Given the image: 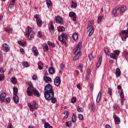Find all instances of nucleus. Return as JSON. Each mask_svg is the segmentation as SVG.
Wrapping results in <instances>:
<instances>
[{
    "label": "nucleus",
    "mask_w": 128,
    "mask_h": 128,
    "mask_svg": "<svg viewBox=\"0 0 128 128\" xmlns=\"http://www.w3.org/2000/svg\"><path fill=\"white\" fill-rule=\"evenodd\" d=\"M78 68L80 70L81 72H82V68H84V65L83 64L79 65Z\"/></svg>",
    "instance_id": "obj_45"
},
{
    "label": "nucleus",
    "mask_w": 128,
    "mask_h": 128,
    "mask_svg": "<svg viewBox=\"0 0 128 128\" xmlns=\"http://www.w3.org/2000/svg\"><path fill=\"white\" fill-rule=\"evenodd\" d=\"M48 72L50 74H54V69L52 67H50L48 69Z\"/></svg>",
    "instance_id": "obj_20"
},
{
    "label": "nucleus",
    "mask_w": 128,
    "mask_h": 128,
    "mask_svg": "<svg viewBox=\"0 0 128 128\" xmlns=\"http://www.w3.org/2000/svg\"><path fill=\"white\" fill-rule=\"evenodd\" d=\"M72 122H76V116L74 113L72 114Z\"/></svg>",
    "instance_id": "obj_21"
},
{
    "label": "nucleus",
    "mask_w": 128,
    "mask_h": 128,
    "mask_svg": "<svg viewBox=\"0 0 128 128\" xmlns=\"http://www.w3.org/2000/svg\"><path fill=\"white\" fill-rule=\"evenodd\" d=\"M113 118H114L115 124H120V118L116 116V114H114L113 116Z\"/></svg>",
    "instance_id": "obj_8"
},
{
    "label": "nucleus",
    "mask_w": 128,
    "mask_h": 128,
    "mask_svg": "<svg viewBox=\"0 0 128 128\" xmlns=\"http://www.w3.org/2000/svg\"><path fill=\"white\" fill-rule=\"evenodd\" d=\"M32 78L33 80H36L38 79V76H36V74H34L32 76Z\"/></svg>",
    "instance_id": "obj_54"
},
{
    "label": "nucleus",
    "mask_w": 128,
    "mask_h": 128,
    "mask_svg": "<svg viewBox=\"0 0 128 128\" xmlns=\"http://www.w3.org/2000/svg\"><path fill=\"white\" fill-rule=\"evenodd\" d=\"M34 18H36V20H38H38H40L38 14H35V15L34 16Z\"/></svg>",
    "instance_id": "obj_59"
},
{
    "label": "nucleus",
    "mask_w": 128,
    "mask_h": 128,
    "mask_svg": "<svg viewBox=\"0 0 128 128\" xmlns=\"http://www.w3.org/2000/svg\"><path fill=\"white\" fill-rule=\"evenodd\" d=\"M24 36H27L28 39L30 40L34 38V30H32V27L30 26L27 27V33H26Z\"/></svg>",
    "instance_id": "obj_2"
},
{
    "label": "nucleus",
    "mask_w": 128,
    "mask_h": 128,
    "mask_svg": "<svg viewBox=\"0 0 128 128\" xmlns=\"http://www.w3.org/2000/svg\"><path fill=\"white\" fill-rule=\"evenodd\" d=\"M87 32H89L88 36H92L94 32V26L90 25L87 28Z\"/></svg>",
    "instance_id": "obj_6"
},
{
    "label": "nucleus",
    "mask_w": 128,
    "mask_h": 128,
    "mask_svg": "<svg viewBox=\"0 0 128 128\" xmlns=\"http://www.w3.org/2000/svg\"><path fill=\"white\" fill-rule=\"evenodd\" d=\"M54 26L52 24H51L50 28V31L54 32Z\"/></svg>",
    "instance_id": "obj_40"
},
{
    "label": "nucleus",
    "mask_w": 128,
    "mask_h": 128,
    "mask_svg": "<svg viewBox=\"0 0 128 128\" xmlns=\"http://www.w3.org/2000/svg\"><path fill=\"white\" fill-rule=\"evenodd\" d=\"M120 96L121 98H124V90H121Z\"/></svg>",
    "instance_id": "obj_38"
},
{
    "label": "nucleus",
    "mask_w": 128,
    "mask_h": 128,
    "mask_svg": "<svg viewBox=\"0 0 128 128\" xmlns=\"http://www.w3.org/2000/svg\"><path fill=\"white\" fill-rule=\"evenodd\" d=\"M10 80L13 84H16V82H18L16 79L14 77L12 78Z\"/></svg>",
    "instance_id": "obj_23"
},
{
    "label": "nucleus",
    "mask_w": 128,
    "mask_h": 128,
    "mask_svg": "<svg viewBox=\"0 0 128 128\" xmlns=\"http://www.w3.org/2000/svg\"><path fill=\"white\" fill-rule=\"evenodd\" d=\"M18 88L16 87H13L14 94H18Z\"/></svg>",
    "instance_id": "obj_29"
},
{
    "label": "nucleus",
    "mask_w": 128,
    "mask_h": 128,
    "mask_svg": "<svg viewBox=\"0 0 128 128\" xmlns=\"http://www.w3.org/2000/svg\"><path fill=\"white\" fill-rule=\"evenodd\" d=\"M72 38L74 40H77L78 38V33H74L72 34Z\"/></svg>",
    "instance_id": "obj_25"
},
{
    "label": "nucleus",
    "mask_w": 128,
    "mask_h": 128,
    "mask_svg": "<svg viewBox=\"0 0 128 128\" xmlns=\"http://www.w3.org/2000/svg\"><path fill=\"white\" fill-rule=\"evenodd\" d=\"M60 70H64V64H60Z\"/></svg>",
    "instance_id": "obj_56"
},
{
    "label": "nucleus",
    "mask_w": 128,
    "mask_h": 128,
    "mask_svg": "<svg viewBox=\"0 0 128 128\" xmlns=\"http://www.w3.org/2000/svg\"><path fill=\"white\" fill-rule=\"evenodd\" d=\"M104 52H105L107 56H110V54H109L110 50H108V48H104Z\"/></svg>",
    "instance_id": "obj_34"
},
{
    "label": "nucleus",
    "mask_w": 128,
    "mask_h": 128,
    "mask_svg": "<svg viewBox=\"0 0 128 128\" xmlns=\"http://www.w3.org/2000/svg\"><path fill=\"white\" fill-rule=\"evenodd\" d=\"M77 110H78V112H84V109L82 108H78Z\"/></svg>",
    "instance_id": "obj_46"
},
{
    "label": "nucleus",
    "mask_w": 128,
    "mask_h": 128,
    "mask_svg": "<svg viewBox=\"0 0 128 128\" xmlns=\"http://www.w3.org/2000/svg\"><path fill=\"white\" fill-rule=\"evenodd\" d=\"M37 36L38 38H42V31L38 32Z\"/></svg>",
    "instance_id": "obj_43"
},
{
    "label": "nucleus",
    "mask_w": 128,
    "mask_h": 128,
    "mask_svg": "<svg viewBox=\"0 0 128 128\" xmlns=\"http://www.w3.org/2000/svg\"><path fill=\"white\" fill-rule=\"evenodd\" d=\"M44 80L45 82L48 84V82H52V78L48 76H44Z\"/></svg>",
    "instance_id": "obj_13"
},
{
    "label": "nucleus",
    "mask_w": 128,
    "mask_h": 128,
    "mask_svg": "<svg viewBox=\"0 0 128 128\" xmlns=\"http://www.w3.org/2000/svg\"><path fill=\"white\" fill-rule=\"evenodd\" d=\"M68 36L66 33H62L61 35L58 36V40L60 42L61 44H64L66 43V40L64 38H66L68 40Z\"/></svg>",
    "instance_id": "obj_3"
},
{
    "label": "nucleus",
    "mask_w": 128,
    "mask_h": 128,
    "mask_svg": "<svg viewBox=\"0 0 128 128\" xmlns=\"http://www.w3.org/2000/svg\"><path fill=\"white\" fill-rule=\"evenodd\" d=\"M112 90L110 88H108V94H110V96H112Z\"/></svg>",
    "instance_id": "obj_53"
},
{
    "label": "nucleus",
    "mask_w": 128,
    "mask_h": 128,
    "mask_svg": "<svg viewBox=\"0 0 128 128\" xmlns=\"http://www.w3.org/2000/svg\"><path fill=\"white\" fill-rule=\"evenodd\" d=\"M80 48H82V43L79 42L73 50L74 54H80L81 55L82 52H80Z\"/></svg>",
    "instance_id": "obj_4"
},
{
    "label": "nucleus",
    "mask_w": 128,
    "mask_h": 128,
    "mask_svg": "<svg viewBox=\"0 0 128 128\" xmlns=\"http://www.w3.org/2000/svg\"><path fill=\"white\" fill-rule=\"evenodd\" d=\"M90 90H94V84L93 83L90 84Z\"/></svg>",
    "instance_id": "obj_52"
},
{
    "label": "nucleus",
    "mask_w": 128,
    "mask_h": 128,
    "mask_svg": "<svg viewBox=\"0 0 128 128\" xmlns=\"http://www.w3.org/2000/svg\"><path fill=\"white\" fill-rule=\"evenodd\" d=\"M13 100L15 104H18V94H13Z\"/></svg>",
    "instance_id": "obj_10"
},
{
    "label": "nucleus",
    "mask_w": 128,
    "mask_h": 128,
    "mask_svg": "<svg viewBox=\"0 0 128 128\" xmlns=\"http://www.w3.org/2000/svg\"><path fill=\"white\" fill-rule=\"evenodd\" d=\"M7 128H12V124L10 123H9L8 124V126Z\"/></svg>",
    "instance_id": "obj_63"
},
{
    "label": "nucleus",
    "mask_w": 128,
    "mask_h": 128,
    "mask_svg": "<svg viewBox=\"0 0 128 128\" xmlns=\"http://www.w3.org/2000/svg\"><path fill=\"white\" fill-rule=\"evenodd\" d=\"M76 16V13H74V12H70L69 13V16H70V18H74V16Z\"/></svg>",
    "instance_id": "obj_35"
},
{
    "label": "nucleus",
    "mask_w": 128,
    "mask_h": 128,
    "mask_svg": "<svg viewBox=\"0 0 128 128\" xmlns=\"http://www.w3.org/2000/svg\"><path fill=\"white\" fill-rule=\"evenodd\" d=\"M22 66L24 68H28L30 65H28V62H25L22 63Z\"/></svg>",
    "instance_id": "obj_37"
},
{
    "label": "nucleus",
    "mask_w": 128,
    "mask_h": 128,
    "mask_svg": "<svg viewBox=\"0 0 128 128\" xmlns=\"http://www.w3.org/2000/svg\"><path fill=\"white\" fill-rule=\"evenodd\" d=\"M60 78L57 76L54 79V84L56 86H58L60 84Z\"/></svg>",
    "instance_id": "obj_7"
},
{
    "label": "nucleus",
    "mask_w": 128,
    "mask_h": 128,
    "mask_svg": "<svg viewBox=\"0 0 128 128\" xmlns=\"http://www.w3.org/2000/svg\"><path fill=\"white\" fill-rule=\"evenodd\" d=\"M26 94L28 96H32V91H26Z\"/></svg>",
    "instance_id": "obj_51"
},
{
    "label": "nucleus",
    "mask_w": 128,
    "mask_h": 128,
    "mask_svg": "<svg viewBox=\"0 0 128 128\" xmlns=\"http://www.w3.org/2000/svg\"><path fill=\"white\" fill-rule=\"evenodd\" d=\"M28 84H29L30 88H32V89L34 88V85H32V82H29Z\"/></svg>",
    "instance_id": "obj_58"
},
{
    "label": "nucleus",
    "mask_w": 128,
    "mask_h": 128,
    "mask_svg": "<svg viewBox=\"0 0 128 128\" xmlns=\"http://www.w3.org/2000/svg\"><path fill=\"white\" fill-rule=\"evenodd\" d=\"M43 50H45V52H48V44H46V43H44L43 44Z\"/></svg>",
    "instance_id": "obj_18"
},
{
    "label": "nucleus",
    "mask_w": 128,
    "mask_h": 128,
    "mask_svg": "<svg viewBox=\"0 0 128 128\" xmlns=\"http://www.w3.org/2000/svg\"><path fill=\"white\" fill-rule=\"evenodd\" d=\"M113 108H114V110H116V108H118V104H114L113 106Z\"/></svg>",
    "instance_id": "obj_55"
},
{
    "label": "nucleus",
    "mask_w": 128,
    "mask_h": 128,
    "mask_svg": "<svg viewBox=\"0 0 128 128\" xmlns=\"http://www.w3.org/2000/svg\"><path fill=\"white\" fill-rule=\"evenodd\" d=\"M126 10V6H123L120 8V14H124V12Z\"/></svg>",
    "instance_id": "obj_14"
},
{
    "label": "nucleus",
    "mask_w": 128,
    "mask_h": 128,
    "mask_svg": "<svg viewBox=\"0 0 128 128\" xmlns=\"http://www.w3.org/2000/svg\"><path fill=\"white\" fill-rule=\"evenodd\" d=\"M10 8H14V4H10L9 6Z\"/></svg>",
    "instance_id": "obj_62"
},
{
    "label": "nucleus",
    "mask_w": 128,
    "mask_h": 128,
    "mask_svg": "<svg viewBox=\"0 0 128 128\" xmlns=\"http://www.w3.org/2000/svg\"><path fill=\"white\" fill-rule=\"evenodd\" d=\"M114 52L116 56H120V50H114Z\"/></svg>",
    "instance_id": "obj_49"
},
{
    "label": "nucleus",
    "mask_w": 128,
    "mask_h": 128,
    "mask_svg": "<svg viewBox=\"0 0 128 128\" xmlns=\"http://www.w3.org/2000/svg\"><path fill=\"white\" fill-rule=\"evenodd\" d=\"M116 76H118V77L120 76L121 72H120V68H117L116 69Z\"/></svg>",
    "instance_id": "obj_19"
},
{
    "label": "nucleus",
    "mask_w": 128,
    "mask_h": 128,
    "mask_svg": "<svg viewBox=\"0 0 128 128\" xmlns=\"http://www.w3.org/2000/svg\"><path fill=\"white\" fill-rule=\"evenodd\" d=\"M102 16H100L98 18V24H100L102 22Z\"/></svg>",
    "instance_id": "obj_57"
},
{
    "label": "nucleus",
    "mask_w": 128,
    "mask_h": 128,
    "mask_svg": "<svg viewBox=\"0 0 128 128\" xmlns=\"http://www.w3.org/2000/svg\"><path fill=\"white\" fill-rule=\"evenodd\" d=\"M122 40L123 42H126V36H124L122 37Z\"/></svg>",
    "instance_id": "obj_64"
},
{
    "label": "nucleus",
    "mask_w": 128,
    "mask_h": 128,
    "mask_svg": "<svg viewBox=\"0 0 128 128\" xmlns=\"http://www.w3.org/2000/svg\"><path fill=\"white\" fill-rule=\"evenodd\" d=\"M89 108H91L92 112H94V110H96V108H94V104H89Z\"/></svg>",
    "instance_id": "obj_27"
},
{
    "label": "nucleus",
    "mask_w": 128,
    "mask_h": 128,
    "mask_svg": "<svg viewBox=\"0 0 128 128\" xmlns=\"http://www.w3.org/2000/svg\"><path fill=\"white\" fill-rule=\"evenodd\" d=\"M6 102H10V98H6Z\"/></svg>",
    "instance_id": "obj_60"
},
{
    "label": "nucleus",
    "mask_w": 128,
    "mask_h": 128,
    "mask_svg": "<svg viewBox=\"0 0 128 128\" xmlns=\"http://www.w3.org/2000/svg\"><path fill=\"white\" fill-rule=\"evenodd\" d=\"M71 8H76V4L74 2H72Z\"/></svg>",
    "instance_id": "obj_47"
},
{
    "label": "nucleus",
    "mask_w": 128,
    "mask_h": 128,
    "mask_svg": "<svg viewBox=\"0 0 128 128\" xmlns=\"http://www.w3.org/2000/svg\"><path fill=\"white\" fill-rule=\"evenodd\" d=\"M58 32H64L66 30V28L64 26H58L57 28Z\"/></svg>",
    "instance_id": "obj_22"
},
{
    "label": "nucleus",
    "mask_w": 128,
    "mask_h": 128,
    "mask_svg": "<svg viewBox=\"0 0 128 128\" xmlns=\"http://www.w3.org/2000/svg\"><path fill=\"white\" fill-rule=\"evenodd\" d=\"M88 58H90V60H94V56H92V53H90V54H88Z\"/></svg>",
    "instance_id": "obj_42"
},
{
    "label": "nucleus",
    "mask_w": 128,
    "mask_h": 128,
    "mask_svg": "<svg viewBox=\"0 0 128 128\" xmlns=\"http://www.w3.org/2000/svg\"><path fill=\"white\" fill-rule=\"evenodd\" d=\"M66 126L70 128V126H72V122L68 121L66 123Z\"/></svg>",
    "instance_id": "obj_39"
},
{
    "label": "nucleus",
    "mask_w": 128,
    "mask_h": 128,
    "mask_svg": "<svg viewBox=\"0 0 128 128\" xmlns=\"http://www.w3.org/2000/svg\"><path fill=\"white\" fill-rule=\"evenodd\" d=\"M6 94L4 92H2L0 95V100L2 102H4V98H6Z\"/></svg>",
    "instance_id": "obj_9"
},
{
    "label": "nucleus",
    "mask_w": 128,
    "mask_h": 128,
    "mask_svg": "<svg viewBox=\"0 0 128 128\" xmlns=\"http://www.w3.org/2000/svg\"><path fill=\"white\" fill-rule=\"evenodd\" d=\"M46 4L47 6H52V1L50 0H46Z\"/></svg>",
    "instance_id": "obj_32"
},
{
    "label": "nucleus",
    "mask_w": 128,
    "mask_h": 128,
    "mask_svg": "<svg viewBox=\"0 0 128 128\" xmlns=\"http://www.w3.org/2000/svg\"><path fill=\"white\" fill-rule=\"evenodd\" d=\"M50 123L46 122V123H44V128H48L50 126Z\"/></svg>",
    "instance_id": "obj_48"
},
{
    "label": "nucleus",
    "mask_w": 128,
    "mask_h": 128,
    "mask_svg": "<svg viewBox=\"0 0 128 128\" xmlns=\"http://www.w3.org/2000/svg\"><path fill=\"white\" fill-rule=\"evenodd\" d=\"M32 106L34 110H38V106L36 104H34L32 105Z\"/></svg>",
    "instance_id": "obj_50"
},
{
    "label": "nucleus",
    "mask_w": 128,
    "mask_h": 128,
    "mask_svg": "<svg viewBox=\"0 0 128 128\" xmlns=\"http://www.w3.org/2000/svg\"><path fill=\"white\" fill-rule=\"evenodd\" d=\"M4 80V75L0 74V82Z\"/></svg>",
    "instance_id": "obj_44"
},
{
    "label": "nucleus",
    "mask_w": 128,
    "mask_h": 128,
    "mask_svg": "<svg viewBox=\"0 0 128 128\" xmlns=\"http://www.w3.org/2000/svg\"><path fill=\"white\" fill-rule=\"evenodd\" d=\"M47 44L50 46H51V48H56V44L54 43H52L50 41H48Z\"/></svg>",
    "instance_id": "obj_28"
},
{
    "label": "nucleus",
    "mask_w": 128,
    "mask_h": 128,
    "mask_svg": "<svg viewBox=\"0 0 128 128\" xmlns=\"http://www.w3.org/2000/svg\"><path fill=\"white\" fill-rule=\"evenodd\" d=\"M36 22H37V25L38 26H41L42 24V21L40 20V19H36Z\"/></svg>",
    "instance_id": "obj_24"
},
{
    "label": "nucleus",
    "mask_w": 128,
    "mask_h": 128,
    "mask_svg": "<svg viewBox=\"0 0 128 128\" xmlns=\"http://www.w3.org/2000/svg\"><path fill=\"white\" fill-rule=\"evenodd\" d=\"M44 96L46 100H52V104H56V98H54V92L52 86L51 84H46L44 89Z\"/></svg>",
    "instance_id": "obj_1"
},
{
    "label": "nucleus",
    "mask_w": 128,
    "mask_h": 128,
    "mask_svg": "<svg viewBox=\"0 0 128 128\" xmlns=\"http://www.w3.org/2000/svg\"><path fill=\"white\" fill-rule=\"evenodd\" d=\"M110 58H112V60H118V58H116V56L114 54L111 53L110 54Z\"/></svg>",
    "instance_id": "obj_26"
},
{
    "label": "nucleus",
    "mask_w": 128,
    "mask_h": 128,
    "mask_svg": "<svg viewBox=\"0 0 128 128\" xmlns=\"http://www.w3.org/2000/svg\"><path fill=\"white\" fill-rule=\"evenodd\" d=\"M2 46H4V48L6 52H8V50H10V47L6 43L4 44H2Z\"/></svg>",
    "instance_id": "obj_16"
},
{
    "label": "nucleus",
    "mask_w": 128,
    "mask_h": 128,
    "mask_svg": "<svg viewBox=\"0 0 128 128\" xmlns=\"http://www.w3.org/2000/svg\"><path fill=\"white\" fill-rule=\"evenodd\" d=\"M75 56L73 58V60H78V58H80V54H75Z\"/></svg>",
    "instance_id": "obj_30"
},
{
    "label": "nucleus",
    "mask_w": 128,
    "mask_h": 128,
    "mask_svg": "<svg viewBox=\"0 0 128 128\" xmlns=\"http://www.w3.org/2000/svg\"><path fill=\"white\" fill-rule=\"evenodd\" d=\"M78 118L80 120H84V116L82 114H78Z\"/></svg>",
    "instance_id": "obj_36"
},
{
    "label": "nucleus",
    "mask_w": 128,
    "mask_h": 128,
    "mask_svg": "<svg viewBox=\"0 0 128 128\" xmlns=\"http://www.w3.org/2000/svg\"><path fill=\"white\" fill-rule=\"evenodd\" d=\"M20 52H21V54H24V49L20 48Z\"/></svg>",
    "instance_id": "obj_61"
},
{
    "label": "nucleus",
    "mask_w": 128,
    "mask_h": 128,
    "mask_svg": "<svg viewBox=\"0 0 128 128\" xmlns=\"http://www.w3.org/2000/svg\"><path fill=\"white\" fill-rule=\"evenodd\" d=\"M100 98H102V92H100L97 96L96 102L97 103L100 102Z\"/></svg>",
    "instance_id": "obj_17"
},
{
    "label": "nucleus",
    "mask_w": 128,
    "mask_h": 128,
    "mask_svg": "<svg viewBox=\"0 0 128 128\" xmlns=\"http://www.w3.org/2000/svg\"><path fill=\"white\" fill-rule=\"evenodd\" d=\"M118 10H120L118 7H116L113 10L112 13L114 14V16H116V12H118Z\"/></svg>",
    "instance_id": "obj_33"
},
{
    "label": "nucleus",
    "mask_w": 128,
    "mask_h": 128,
    "mask_svg": "<svg viewBox=\"0 0 128 128\" xmlns=\"http://www.w3.org/2000/svg\"><path fill=\"white\" fill-rule=\"evenodd\" d=\"M76 102V96H73L71 100V102L72 104H74Z\"/></svg>",
    "instance_id": "obj_41"
},
{
    "label": "nucleus",
    "mask_w": 128,
    "mask_h": 128,
    "mask_svg": "<svg viewBox=\"0 0 128 128\" xmlns=\"http://www.w3.org/2000/svg\"><path fill=\"white\" fill-rule=\"evenodd\" d=\"M54 22L59 24H64V20L60 16H56L54 19Z\"/></svg>",
    "instance_id": "obj_5"
},
{
    "label": "nucleus",
    "mask_w": 128,
    "mask_h": 128,
    "mask_svg": "<svg viewBox=\"0 0 128 128\" xmlns=\"http://www.w3.org/2000/svg\"><path fill=\"white\" fill-rule=\"evenodd\" d=\"M32 92L34 94V96H40V92L36 88H33L32 89Z\"/></svg>",
    "instance_id": "obj_12"
},
{
    "label": "nucleus",
    "mask_w": 128,
    "mask_h": 128,
    "mask_svg": "<svg viewBox=\"0 0 128 128\" xmlns=\"http://www.w3.org/2000/svg\"><path fill=\"white\" fill-rule=\"evenodd\" d=\"M102 56H100L98 58V62L96 64V68H100V64H102Z\"/></svg>",
    "instance_id": "obj_15"
},
{
    "label": "nucleus",
    "mask_w": 128,
    "mask_h": 128,
    "mask_svg": "<svg viewBox=\"0 0 128 128\" xmlns=\"http://www.w3.org/2000/svg\"><path fill=\"white\" fill-rule=\"evenodd\" d=\"M32 50L34 52V56H38V48L36 46H33L32 48Z\"/></svg>",
    "instance_id": "obj_11"
},
{
    "label": "nucleus",
    "mask_w": 128,
    "mask_h": 128,
    "mask_svg": "<svg viewBox=\"0 0 128 128\" xmlns=\"http://www.w3.org/2000/svg\"><path fill=\"white\" fill-rule=\"evenodd\" d=\"M64 114H65V116L64 117V120H66V118H68V114H68V111H66L64 112Z\"/></svg>",
    "instance_id": "obj_31"
}]
</instances>
